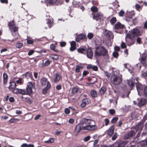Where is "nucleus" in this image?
Segmentation results:
<instances>
[{"label":"nucleus","mask_w":147,"mask_h":147,"mask_svg":"<svg viewBox=\"0 0 147 147\" xmlns=\"http://www.w3.org/2000/svg\"><path fill=\"white\" fill-rule=\"evenodd\" d=\"M94 120L85 118L82 119L80 123L77 125L74 132V134L76 136L81 130H94L97 129V127L95 124Z\"/></svg>","instance_id":"1"},{"label":"nucleus","mask_w":147,"mask_h":147,"mask_svg":"<svg viewBox=\"0 0 147 147\" xmlns=\"http://www.w3.org/2000/svg\"><path fill=\"white\" fill-rule=\"evenodd\" d=\"M95 54L96 56H102L104 57L106 61H108L109 59L108 51L107 49L102 46H99L96 47L95 51Z\"/></svg>","instance_id":"2"},{"label":"nucleus","mask_w":147,"mask_h":147,"mask_svg":"<svg viewBox=\"0 0 147 147\" xmlns=\"http://www.w3.org/2000/svg\"><path fill=\"white\" fill-rule=\"evenodd\" d=\"M113 73L115 75L112 77L111 82L115 85H119L120 84L122 81V76L121 75L119 76H117L119 75V71L118 70L114 71Z\"/></svg>","instance_id":"3"},{"label":"nucleus","mask_w":147,"mask_h":147,"mask_svg":"<svg viewBox=\"0 0 147 147\" xmlns=\"http://www.w3.org/2000/svg\"><path fill=\"white\" fill-rule=\"evenodd\" d=\"M34 84H32L31 82H28L27 84L26 89L23 90L22 91V94L28 95L30 96L33 92L32 87L34 88Z\"/></svg>","instance_id":"4"},{"label":"nucleus","mask_w":147,"mask_h":147,"mask_svg":"<svg viewBox=\"0 0 147 147\" xmlns=\"http://www.w3.org/2000/svg\"><path fill=\"white\" fill-rule=\"evenodd\" d=\"M8 26L10 30L12 32V35L13 36H16L17 37L16 38H15V39H16L19 36V35L17 32L18 28L15 25L13 20H12L11 22L9 23Z\"/></svg>","instance_id":"5"},{"label":"nucleus","mask_w":147,"mask_h":147,"mask_svg":"<svg viewBox=\"0 0 147 147\" xmlns=\"http://www.w3.org/2000/svg\"><path fill=\"white\" fill-rule=\"evenodd\" d=\"M125 41L127 45L129 46L134 44L135 42L134 40L131 38L130 35L128 34L126 35Z\"/></svg>","instance_id":"6"},{"label":"nucleus","mask_w":147,"mask_h":147,"mask_svg":"<svg viewBox=\"0 0 147 147\" xmlns=\"http://www.w3.org/2000/svg\"><path fill=\"white\" fill-rule=\"evenodd\" d=\"M41 84L43 86H45L47 84V88H50L51 86V85L49 82L47 81V79L45 78H43L40 80Z\"/></svg>","instance_id":"7"},{"label":"nucleus","mask_w":147,"mask_h":147,"mask_svg":"<svg viewBox=\"0 0 147 147\" xmlns=\"http://www.w3.org/2000/svg\"><path fill=\"white\" fill-rule=\"evenodd\" d=\"M63 2L62 0H48V3L51 5H60Z\"/></svg>","instance_id":"8"},{"label":"nucleus","mask_w":147,"mask_h":147,"mask_svg":"<svg viewBox=\"0 0 147 147\" xmlns=\"http://www.w3.org/2000/svg\"><path fill=\"white\" fill-rule=\"evenodd\" d=\"M93 19L97 21H99L103 17L102 14L100 13H98L96 14H92Z\"/></svg>","instance_id":"9"},{"label":"nucleus","mask_w":147,"mask_h":147,"mask_svg":"<svg viewBox=\"0 0 147 147\" xmlns=\"http://www.w3.org/2000/svg\"><path fill=\"white\" fill-rule=\"evenodd\" d=\"M140 35L139 31L136 28L134 29L131 31L130 35L131 36L134 37L136 36H138Z\"/></svg>","instance_id":"10"},{"label":"nucleus","mask_w":147,"mask_h":147,"mask_svg":"<svg viewBox=\"0 0 147 147\" xmlns=\"http://www.w3.org/2000/svg\"><path fill=\"white\" fill-rule=\"evenodd\" d=\"M115 29L117 30H121L125 28L124 25H122L119 22H117L115 25Z\"/></svg>","instance_id":"11"},{"label":"nucleus","mask_w":147,"mask_h":147,"mask_svg":"<svg viewBox=\"0 0 147 147\" xmlns=\"http://www.w3.org/2000/svg\"><path fill=\"white\" fill-rule=\"evenodd\" d=\"M61 78V75L59 74L58 73L55 74L53 78L54 82L55 83L57 82L60 80Z\"/></svg>","instance_id":"12"},{"label":"nucleus","mask_w":147,"mask_h":147,"mask_svg":"<svg viewBox=\"0 0 147 147\" xmlns=\"http://www.w3.org/2000/svg\"><path fill=\"white\" fill-rule=\"evenodd\" d=\"M104 34L107 38H112L113 36V35L112 32L107 30H105Z\"/></svg>","instance_id":"13"},{"label":"nucleus","mask_w":147,"mask_h":147,"mask_svg":"<svg viewBox=\"0 0 147 147\" xmlns=\"http://www.w3.org/2000/svg\"><path fill=\"white\" fill-rule=\"evenodd\" d=\"M87 56L88 58L91 59L93 57V54L92 50L88 48L86 50Z\"/></svg>","instance_id":"14"},{"label":"nucleus","mask_w":147,"mask_h":147,"mask_svg":"<svg viewBox=\"0 0 147 147\" xmlns=\"http://www.w3.org/2000/svg\"><path fill=\"white\" fill-rule=\"evenodd\" d=\"M114 128L113 126H111L108 130V134L109 136H111L113 134L114 132Z\"/></svg>","instance_id":"15"},{"label":"nucleus","mask_w":147,"mask_h":147,"mask_svg":"<svg viewBox=\"0 0 147 147\" xmlns=\"http://www.w3.org/2000/svg\"><path fill=\"white\" fill-rule=\"evenodd\" d=\"M16 86V82L13 81H11L10 82V85L9 87V89L12 91L13 89L15 88Z\"/></svg>","instance_id":"16"},{"label":"nucleus","mask_w":147,"mask_h":147,"mask_svg":"<svg viewBox=\"0 0 147 147\" xmlns=\"http://www.w3.org/2000/svg\"><path fill=\"white\" fill-rule=\"evenodd\" d=\"M136 132L133 131H131L129 133H128L125 137L126 139H128L129 137H131L135 135Z\"/></svg>","instance_id":"17"},{"label":"nucleus","mask_w":147,"mask_h":147,"mask_svg":"<svg viewBox=\"0 0 147 147\" xmlns=\"http://www.w3.org/2000/svg\"><path fill=\"white\" fill-rule=\"evenodd\" d=\"M134 80L133 79H130L127 80V83L130 88H132L134 85Z\"/></svg>","instance_id":"18"},{"label":"nucleus","mask_w":147,"mask_h":147,"mask_svg":"<svg viewBox=\"0 0 147 147\" xmlns=\"http://www.w3.org/2000/svg\"><path fill=\"white\" fill-rule=\"evenodd\" d=\"M3 83L4 84H6L7 81L8 76L6 73H4L3 74Z\"/></svg>","instance_id":"19"},{"label":"nucleus","mask_w":147,"mask_h":147,"mask_svg":"<svg viewBox=\"0 0 147 147\" xmlns=\"http://www.w3.org/2000/svg\"><path fill=\"white\" fill-rule=\"evenodd\" d=\"M49 57L53 60H57L59 59L58 56L54 54H51L49 56Z\"/></svg>","instance_id":"20"},{"label":"nucleus","mask_w":147,"mask_h":147,"mask_svg":"<svg viewBox=\"0 0 147 147\" xmlns=\"http://www.w3.org/2000/svg\"><path fill=\"white\" fill-rule=\"evenodd\" d=\"M143 125L141 123H139L135 127V129L136 131H141L142 129Z\"/></svg>","instance_id":"21"},{"label":"nucleus","mask_w":147,"mask_h":147,"mask_svg":"<svg viewBox=\"0 0 147 147\" xmlns=\"http://www.w3.org/2000/svg\"><path fill=\"white\" fill-rule=\"evenodd\" d=\"M86 49V47L82 46L80 47V48L77 49L78 52L81 53H83L84 51H85Z\"/></svg>","instance_id":"22"},{"label":"nucleus","mask_w":147,"mask_h":147,"mask_svg":"<svg viewBox=\"0 0 147 147\" xmlns=\"http://www.w3.org/2000/svg\"><path fill=\"white\" fill-rule=\"evenodd\" d=\"M136 87L138 93H139V90H142L143 88V86L139 82L136 83Z\"/></svg>","instance_id":"23"},{"label":"nucleus","mask_w":147,"mask_h":147,"mask_svg":"<svg viewBox=\"0 0 147 147\" xmlns=\"http://www.w3.org/2000/svg\"><path fill=\"white\" fill-rule=\"evenodd\" d=\"M87 68L88 69H92L96 71L98 69V67L96 66H94L90 64L88 65L87 66Z\"/></svg>","instance_id":"24"},{"label":"nucleus","mask_w":147,"mask_h":147,"mask_svg":"<svg viewBox=\"0 0 147 147\" xmlns=\"http://www.w3.org/2000/svg\"><path fill=\"white\" fill-rule=\"evenodd\" d=\"M51 61L47 59L45 62L44 63L42 64V65L43 67L47 66L49 65L51 63ZM41 64H40L39 65V66L40 67H41Z\"/></svg>","instance_id":"25"},{"label":"nucleus","mask_w":147,"mask_h":147,"mask_svg":"<svg viewBox=\"0 0 147 147\" xmlns=\"http://www.w3.org/2000/svg\"><path fill=\"white\" fill-rule=\"evenodd\" d=\"M88 103V100L85 99L83 100L82 103L81 104V107H84Z\"/></svg>","instance_id":"26"},{"label":"nucleus","mask_w":147,"mask_h":147,"mask_svg":"<svg viewBox=\"0 0 147 147\" xmlns=\"http://www.w3.org/2000/svg\"><path fill=\"white\" fill-rule=\"evenodd\" d=\"M85 38V36L82 34H81L78 35L76 39V40L77 42H79L80 40H82L84 39Z\"/></svg>","instance_id":"27"},{"label":"nucleus","mask_w":147,"mask_h":147,"mask_svg":"<svg viewBox=\"0 0 147 147\" xmlns=\"http://www.w3.org/2000/svg\"><path fill=\"white\" fill-rule=\"evenodd\" d=\"M131 107L129 105H125L122 108L124 112H127L130 109Z\"/></svg>","instance_id":"28"},{"label":"nucleus","mask_w":147,"mask_h":147,"mask_svg":"<svg viewBox=\"0 0 147 147\" xmlns=\"http://www.w3.org/2000/svg\"><path fill=\"white\" fill-rule=\"evenodd\" d=\"M25 101L29 104H31L33 103V99L29 97H26L25 98Z\"/></svg>","instance_id":"29"},{"label":"nucleus","mask_w":147,"mask_h":147,"mask_svg":"<svg viewBox=\"0 0 147 147\" xmlns=\"http://www.w3.org/2000/svg\"><path fill=\"white\" fill-rule=\"evenodd\" d=\"M23 90L18 88H15L13 91V92L14 94L19 93L22 94V91Z\"/></svg>","instance_id":"30"},{"label":"nucleus","mask_w":147,"mask_h":147,"mask_svg":"<svg viewBox=\"0 0 147 147\" xmlns=\"http://www.w3.org/2000/svg\"><path fill=\"white\" fill-rule=\"evenodd\" d=\"M146 102V100L145 99L142 98L141 99L140 102L138 103L139 106L140 107L144 105L145 103Z\"/></svg>","instance_id":"31"},{"label":"nucleus","mask_w":147,"mask_h":147,"mask_svg":"<svg viewBox=\"0 0 147 147\" xmlns=\"http://www.w3.org/2000/svg\"><path fill=\"white\" fill-rule=\"evenodd\" d=\"M106 90V88L105 86H102L99 90V92L101 94H103Z\"/></svg>","instance_id":"32"},{"label":"nucleus","mask_w":147,"mask_h":147,"mask_svg":"<svg viewBox=\"0 0 147 147\" xmlns=\"http://www.w3.org/2000/svg\"><path fill=\"white\" fill-rule=\"evenodd\" d=\"M90 94L93 97H96L97 96V92L94 90H92L90 92Z\"/></svg>","instance_id":"33"},{"label":"nucleus","mask_w":147,"mask_h":147,"mask_svg":"<svg viewBox=\"0 0 147 147\" xmlns=\"http://www.w3.org/2000/svg\"><path fill=\"white\" fill-rule=\"evenodd\" d=\"M47 24L48 25V27L51 28L52 26L53 23L52 21H51V19H48L47 20Z\"/></svg>","instance_id":"34"},{"label":"nucleus","mask_w":147,"mask_h":147,"mask_svg":"<svg viewBox=\"0 0 147 147\" xmlns=\"http://www.w3.org/2000/svg\"><path fill=\"white\" fill-rule=\"evenodd\" d=\"M78 88L76 87L73 88L71 90V93L73 94H75L78 92Z\"/></svg>","instance_id":"35"},{"label":"nucleus","mask_w":147,"mask_h":147,"mask_svg":"<svg viewBox=\"0 0 147 147\" xmlns=\"http://www.w3.org/2000/svg\"><path fill=\"white\" fill-rule=\"evenodd\" d=\"M54 139L53 138H51L45 141V143H53L54 142Z\"/></svg>","instance_id":"36"},{"label":"nucleus","mask_w":147,"mask_h":147,"mask_svg":"<svg viewBox=\"0 0 147 147\" xmlns=\"http://www.w3.org/2000/svg\"><path fill=\"white\" fill-rule=\"evenodd\" d=\"M141 144L142 146H143L146 145L147 144V138L141 142Z\"/></svg>","instance_id":"37"},{"label":"nucleus","mask_w":147,"mask_h":147,"mask_svg":"<svg viewBox=\"0 0 147 147\" xmlns=\"http://www.w3.org/2000/svg\"><path fill=\"white\" fill-rule=\"evenodd\" d=\"M91 10L93 12H96L98 11L97 8L95 6H93L91 8Z\"/></svg>","instance_id":"38"},{"label":"nucleus","mask_w":147,"mask_h":147,"mask_svg":"<svg viewBox=\"0 0 147 147\" xmlns=\"http://www.w3.org/2000/svg\"><path fill=\"white\" fill-rule=\"evenodd\" d=\"M116 22V18L113 17L112 18L110 22L112 24H113Z\"/></svg>","instance_id":"39"},{"label":"nucleus","mask_w":147,"mask_h":147,"mask_svg":"<svg viewBox=\"0 0 147 147\" xmlns=\"http://www.w3.org/2000/svg\"><path fill=\"white\" fill-rule=\"evenodd\" d=\"M55 46L54 44H52L50 45V48L51 50L55 51H56L55 50Z\"/></svg>","instance_id":"40"},{"label":"nucleus","mask_w":147,"mask_h":147,"mask_svg":"<svg viewBox=\"0 0 147 147\" xmlns=\"http://www.w3.org/2000/svg\"><path fill=\"white\" fill-rule=\"evenodd\" d=\"M32 76L31 74L29 72H27L25 75L26 77L28 79L31 78Z\"/></svg>","instance_id":"41"},{"label":"nucleus","mask_w":147,"mask_h":147,"mask_svg":"<svg viewBox=\"0 0 147 147\" xmlns=\"http://www.w3.org/2000/svg\"><path fill=\"white\" fill-rule=\"evenodd\" d=\"M118 119V117H115L113 118L111 120V122L112 123H115Z\"/></svg>","instance_id":"42"},{"label":"nucleus","mask_w":147,"mask_h":147,"mask_svg":"<svg viewBox=\"0 0 147 147\" xmlns=\"http://www.w3.org/2000/svg\"><path fill=\"white\" fill-rule=\"evenodd\" d=\"M22 45L23 44L22 43H18L16 45V46L18 48H20L22 47Z\"/></svg>","instance_id":"43"},{"label":"nucleus","mask_w":147,"mask_h":147,"mask_svg":"<svg viewBox=\"0 0 147 147\" xmlns=\"http://www.w3.org/2000/svg\"><path fill=\"white\" fill-rule=\"evenodd\" d=\"M125 13L124 11L122 10H121L119 12V15L120 16H123Z\"/></svg>","instance_id":"44"},{"label":"nucleus","mask_w":147,"mask_h":147,"mask_svg":"<svg viewBox=\"0 0 147 147\" xmlns=\"http://www.w3.org/2000/svg\"><path fill=\"white\" fill-rule=\"evenodd\" d=\"M93 36V34L91 33H89L87 35V36L88 39H92V38Z\"/></svg>","instance_id":"45"},{"label":"nucleus","mask_w":147,"mask_h":147,"mask_svg":"<svg viewBox=\"0 0 147 147\" xmlns=\"http://www.w3.org/2000/svg\"><path fill=\"white\" fill-rule=\"evenodd\" d=\"M135 6L136 9L138 11H139V9L142 7V6H141L137 4H136Z\"/></svg>","instance_id":"46"},{"label":"nucleus","mask_w":147,"mask_h":147,"mask_svg":"<svg viewBox=\"0 0 147 147\" xmlns=\"http://www.w3.org/2000/svg\"><path fill=\"white\" fill-rule=\"evenodd\" d=\"M113 56L115 58H117L119 56L118 53L117 52H114L113 54Z\"/></svg>","instance_id":"47"},{"label":"nucleus","mask_w":147,"mask_h":147,"mask_svg":"<svg viewBox=\"0 0 147 147\" xmlns=\"http://www.w3.org/2000/svg\"><path fill=\"white\" fill-rule=\"evenodd\" d=\"M121 47L122 49L125 48L126 47L125 44L124 42H122L121 44Z\"/></svg>","instance_id":"48"},{"label":"nucleus","mask_w":147,"mask_h":147,"mask_svg":"<svg viewBox=\"0 0 147 147\" xmlns=\"http://www.w3.org/2000/svg\"><path fill=\"white\" fill-rule=\"evenodd\" d=\"M49 88H47V86L45 88H43L42 90V93L43 94H45L47 92V90Z\"/></svg>","instance_id":"49"},{"label":"nucleus","mask_w":147,"mask_h":147,"mask_svg":"<svg viewBox=\"0 0 147 147\" xmlns=\"http://www.w3.org/2000/svg\"><path fill=\"white\" fill-rule=\"evenodd\" d=\"M142 76L144 77L146 79L147 78V72H145L143 73L142 74Z\"/></svg>","instance_id":"50"},{"label":"nucleus","mask_w":147,"mask_h":147,"mask_svg":"<svg viewBox=\"0 0 147 147\" xmlns=\"http://www.w3.org/2000/svg\"><path fill=\"white\" fill-rule=\"evenodd\" d=\"M110 113L111 115H113L115 113V111L113 109H111L109 110Z\"/></svg>","instance_id":"51"},{"label":"nucleus","mask_w":147,"mask_h":147,"mask_svg":"<svg viewBox=\"0 0 147 147\" xmlns=\"http://www.w3.org/2000/svg\"><path fill=\"white\" fill-rule=\"evenodd\" d=\"M90 136H88L84 139V140L85 142H87L90 140Z\"/></svg>","instance_id":"52"},{"label":"nucleus","mask_w":147,"mask_h":147,"mask_svg":"<svg viewBox=\"0 0 147 147\" xmlns=\"http://www.w3.org/2000/svg\"><path fill=\"white\" fill-rule=\"evenodd\" d=\"M80 66H77L76 67V68L75 69L76 71L77 72H79L80 71Z\"/></svg>","instance_id":"53"},{"label":"nucleus","mask_w":147,"mask_h":147,"mask_svg":"<svg viewBox=\"0 0 147 147\" xmlns=\"http://www.w3.org/2000/svg\"><path fill=\"white\" fill-rule=\"evenodd\" d=\"M136 42L138 44H140L141 42V38L140 37H138L136 39Z\"/></svg>","instance_id":"54"},{"label":"nucleus","mask_w":147,"mask_h":147,"mask_svg":"<svg viewBox=\"0 0 147 147\" xmlns=\"http://www.w3.org/2000/svg\"><path fill=\"white\" fill-rule=\"evenodd\" d=\"M71 46L76 47V43L74 41H72L70 43Z\"/></svg>","instance_id":"55"},{"label":"nucleus","mask_w":147,"mask_h":147,"mask_svg":"<svg viewBox=\"0 0 147 147\" xmlns=\"http://www.w3.org/2000/svg\"><path fill=\"white\" fill-rule=\"evenodd\" d=\"M65 112L66 114H69L70 113L69 109L67 108H66L65 110Z\"/></svg>","instance_id":"56"},{"label":"nucleus","mask_w":147,"mask_h":147,"mask_svg":"<svg viewBox=\"0 0 147 147\" xmlns=\"http://www.w3.org/2000/svg\"><path fill=\"white\" fill-rule=\"evenodd\" d=\"M117 134L116 133H115L114 136L112 137V140H115L117 138Z\"/></svg>","instance_id":"57"},{"label":"nucleus","mask_w":147,"mask_h":147,"mask_svg":"<svg viewBox=\"0 0 147 147\" xmlns=\"http://www.w3.org/2000/svg\"><path fill=\"white\" fill-rule=\"evenodd\" d=\"M76 49V47H73L71 46L70 48V51H72L75 50Z\"/></svg>","instance_id":"58"},{"label":"nucleus","mask_w":147,"mask_h":147,"mask_svg":"<svg viewBox=\"0 0 147 147\" xmlns=\"http://www.w3.org/2000/svg\"><path fill=\"white\" fill-rule=\"evenodd\" d=\"M62 132L61 131H55V134L56 135H59Z\"/></svg>","instance_id":"59"},{"label":"nucleus","mask_w":147,"mask_h":147,"mask_svg":"<svg viewBox=\"0 0 147 147\" xmlns=\"http://www.w3.org/2000/svg\"><path fill=\"white\" fill-rule=\"evenodd\" d=\"M74 119H70L69 120L68 122L69 123L73 124L74 123Z\"/></svg>","instance_id":"60"},{"label":"nucleus","mask_w":147,"mask_h":147,"mask_svg":"<svg viewBox=\"0 0 147 147\" xmlns=\"http://www.w3.org/2000/svg\"><path fill=\"white\" fill-rule=\"evenodd\" d=\"M104 121L105 123V125H107L109 122V120L108 119H106L104 120Z\"/></svg>","instance_id":"61"},{"label":"nucleus","mask_w":147,"mask_h":147,"mask_svg":"<svg viewBox=\"0 0 147 147\" xmlns=\"http://www.w3.org/2000/svg\"><path fill=\"white\" fill-rule=\"evenodd\" d=\"M141 61L142 63L143 64H144L145 63V59L144 58H141Z\"/></svg>","instance_id":"62"},{"label":"nucleus","mask_w":147,"mask_h":147,"mask_svg":"<svg viewBox=\"0 0 147 147\" xmlns=\"http://www.w3.org/2000/svg\"><path fill=\"white\" fill-rule=\"evenodd\" d=\"M66 44V43L65 42H61L60 43V45L61 47H64L65 45Z\"/></svg>","instance_id":"63"},{"label":"nucleus","mask_w":147,"mask_h":147,"mask_svg":"<svg viewBox=\"0 0 147 147\" xmlns=\"http://www.w3.org/2000/svg\"><path fill=\"white\" fill-rule=\"evenodd\" d=\"M144 93L145 94L147 95V86L145 87L144 89Z\"/></svg>","instance_id":"64"}]
</instances>
